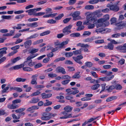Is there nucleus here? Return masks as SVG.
<instances>
[{
    "instance_id": "f257e3e1",
    "label": "nucleus",
    "mask_w": 126,
    "mask_h": 126,
    "mask_svg": "<svg viewBox=\"0 0 126 126\" xmlns=\"http://www.w3.org/2000/svg\"><path fill=\"white\" fill-rule=\"evenodd\" d=\"M52 116L53 117L54 116V114L52 115L50 113H44L41 118L43 120L47 121L51 118Z\"/></svg>"
},
{
    "instance_id": "f03ea898",
    "label": "nucleus",
    "mask_w": 126,
    "mask_h": 126,
    "mask_svg": "<svg viewBox=\"0 0 126 126\" xmlns=\"http://www.w3.org/2000/svg\"><path fill=\"white\" fill-rule=\"evenodd\" d=\"M117 26V28L118 29H122L126 27V22L122 21L119 20V21H117L116 24Z\"/></svg>"
},
{
    "instance_id": "7ed1b4c3",
    "label": "nucleus",
    "mask_w": 126,
    "mask_h": 126,
    "mask_svg": "<svg viewBox=\"0 0 126 126\" xmlns=\"http://www.w3.org/2000/svg\"><path fill=\"white\" fill-rule=\"evenodd\" d=\"M107 6L109 8L110 10L114 12H117L119 10V7L116 5L108 4L107 5Z\"/></svg>"
},
{
    "instance_id": "20e7f679",
    "label": "nucleus",
    "mask_w": 126,
    "mask_h": 126,
    "mask_svg": "<svg viewBox=\"0 0 126 126\" xmlns=\"http://www.w3.org/2000/svg\"><path fill=\"white\" fill-rule=\"evenodd\" d=\"M72 26L71 25H70L65 27L62 30V32L64 35H67L71 32V31L70 30Z\"/></svg>"
},
{
    "instance_id": "39448f33",
    "label": "nucleus",
    "mask_w": 126,
    "mask_h": 126,
    "mask_svg": "<svg viewBox=\"0 0 126 126\" xmlns=\"http://www.w3.org/2000/svg\"><path fill=\"white\" fill-rule=\"evenodd\" d=\"M85 16H86V19L89 20L91 21H95V18L94 17H93V15L92 12H87L84 14Z\"/></svg>"
},
{
    "instance_id": "423d86ee",
    "label": "nucleus",
    "mask_w": 126,
    "mask_h": 126,
    "mask_svg": "<svg viewBox=\"0 0 126 126\" xmlns=\"http://www.w3.org/2000/svg\"><path fill=\"white\" fill-rule=\"evenodd\" d=\"M80 12L79 11L75 12L72 15V16L73 18V20H77L81 18V17L79 16Z\"/></svg>"
},
{
    "instance_id": "0eeeda50",
    "label": "nucleus",
    "mask_w": 126,
    "mask_h": 126,
    "mask_svg": "<svg viewBox=\"0 0 126 126\" xmlns=\"http://www.w3.org/2000/svg\"><path fill=\"white\" fill-rule=\"evenodd\" d=\"M72 58L76 63L81 65H82V63L80 60L81 59H82L83 58V57L82 56H77L76 57H73Z\"/></svg>"
},
{
    "instance_id": "6e6552de",
    "label": "nucleus",
    "mask_w": 126,
    "mask_h": 126,
    "mask_svg": "<svg viewBox=\"0 0 126 126\" xmlns=\"http://www.w3.org/2000/svg\"><path fill=\"white\" fill-rule=\"evenodd\" d=\"M116 49L120 50L121 52L126 53V43L124 44L123 46H120L116 47Z\"/></svg>"
},
{
    "instance_id": "1a4fd4ad",
    "label": "nucleus",
    "mask_w": 126,
    "mask_h": 126,
    "mask_svg": "<svg viewBox=\"0 0 126 126\" xmlns=\"http://www.w3.org/2000/svg\"><path fill=\"white\" fill-rule=\"evenodd\" d=\"M97 22L98 23L97 24L96 26L97 28L99 27H104L108 25L110 23L109 22L107 21L105 22H98V19L97 20Z\"/></svg>"
},
{
    "instance_id": "9d476101",
    "label": "nucleus",
    "mask_w": 126,
    "mask_h": 126,
    "mask_svg": "<svg viewBox=\"0 0 126 126\" xmlns=\"http://www.w3.org/2000/svg\"><path fill=\"white\" fill-rule=\"evenodd\" d=\"M109 16L108 14H107L104 16L103 18L98 19V22H103L104 23L109 20Z\"/></svg>"
},
{
    "instance_id": "9b49d317",
    "label": "nucleus",
    "mask_w": 126,
    "mask_h": 126,
    "mask_svg": "<svg viewBox=\"0 0 126 126\" xmlns=\"http://www.w3.org/2000/svg\"><path fill=\"white\" fill-rule=\"evenodd\" d=\"M56 71L58 73H61L64 74L66 73L65 69L63 67L59 66L56 69Z\"/></svg>"
},
{
    "instance_id": "f8f14e48",
    "label": "nucleus",
    "mask_w": 126,
    "mask_h": 126,
    "mask_svg": "<svg viewBox=\"0 0 126 126\" xmlns=\"http://www.w3.org/2000/svg\"><path fill=\"white\" fill-rule=\"evenodd\" d=\"M23 64L24 65V66L28 65L30 67L33 66L34 65V63L32 62V60H27Z\"/></svg>"
},
{
    "instance_id": "ddd939ff",
    "label": "nucleus",
    "mask_w": 126,
    "mask_h": 126,
    "mask_svg": "<svg viewBox=\"0 0 126 126\" xmlns=\"http://www.w3.org/2000/svg\"><path fill=\"white\" fill-rule=\"evenodd\" d=\"M24 43L25 47L28 48L32 44V42L31 40H27Z\"/></svg>"
},
{
    "instance_id": "4468645a",
    "label": "nucleus",
    "mask_w": 126,
    "mask_h": 126,
    "mask_svg": "<svg viewBox=\"0 0 126 126\" xmlns=\"http://www.w3.org/2000/svg\"><path fill=\"white\" fill-rule=\"evenodd\" d=\"M104 48L105 49H109L110 50H113L114 45L111 43H109L107 45L104 46Z\"/></svg>"
},
{
    "instance_id": "2eb2a0df",
    "label": "nucleus",
    "mask_w": 126,
    "mask_h": 126,
    "mask_svg": "<svg viewBox=\"0 0 126 126\" xmlns=\"http://www.w3.org/2000/svg\"><path fill=\"white\" fill-rule=\"evenodd\" d=\"M39 108L37 106H34L28 108L27 110V111H29L31 113H33L34 112V110L35 109H37Z\"/></svg>"
},
{
    "instance_id": "dca6fc26",
    "label": "nucleus",
    "mask_w": 126,
    "mask_h": 126,
    "mask_svg": "<svg viewBox=\"0 0 126 126\" xmlns=\"http://www.w3.org/2000/svg\"><path fill=\"white\" fill-rule=\"evenodd\" d=\"M42 98L43 99H46L52 96V94L51 93L46 94L45 93H43L41 94Z\"/></svg>"
},
{
    "instance_id": "f3484780",
    "label": "nucleus",
    "mask_w": 126,
    "mask_h": 126,
    "mask_svg": "<svg viewBox=\"0 0 126 126\" xmlns=\"http://www.w3.org/2000/svg\"><path fill=\"white\" fill-rule=\"evenodd\" d=\"M35 10L34 9H31L28 10L26 11V12L28 13L29 15L30 16H31L33 15L34 16V14L35 13Z\"/></svg>"
},
{
    "instance_id": "a211bd4d",
    "label": "nucleus",
    "mask_w": 126,
    "mask_h": 126,
    "mask_svg": "<svg viewBox=\"0 0 126 126\" xmlns=\"http://www.w3.org/2000/svg\"><path fill=\"white\" fill-rule=\"evenodd\" d=\"M19 107V106L16 104L13 103L12 104H9L7 105V107L10 109H16Z\"/></svg>"
},
{
    "instance_id": "6ab92c4d",
    "label": "nucleus",
    "mask_w": 126,
    "mask_h": 126,
    "mask_svg": "<svg viewBox=\"0 0 126 126\" xmlns=\"http://www.w3.org/2000/svg\"><path fill=\"white\" fill-rule=\"evenodd\" d=\"M7 50L6 47H4L1 48H0V55L3 56V55L6 53V50Z\"/></svg>"
},
{
    "instance_id": "aec40b11",
    "label": "nucleus",
    "mask_w": 126,
    "mask_h": 126,
    "mask_svg": "<svg viewBox=\"0 0 126 126\" xmlns=\"http://www.w3.org/2000/svg\"><path fill=\"white\" fill-rule=\"evenodd\" d=\"M26 25L31 28H34L37 27L38 26V25L37 22H34L32 23L28 24H27Z\"/></svg>"
},
{
    "instance_id": "412c9836",
    "label": "nucleus",
    "mask_w": 126,
    "mask_h": 126,
    "mask_svg": "<svg viewBox=\"0 0 126 126\" xmlns=\"http://www.w3.org/2000/svg\"><path fill=\"white\" fill-rule=\"evenodd\" d=\"M73 108L70 106H67L64 108V110L67 112H70L72 111Z\"/></svg>"
},
{
    "instance_id": "4be33fe9",
    "label": "nucleus",
    "mask_w": 126,
    "mask_h": 126,
    "mask_svg": "<svg viewBox=\"0 0 126 126\" xmlns=\"http://www.w3.org/2000/svg\"><path fill=\"white\" fill-rule=\"evenodd\" d=\"M101 12V11L100 10H98L94 12L93 13V15H94L97 16L98 17H99L101 16V15L100 14Z\"/></svg>"
},
{
    "instance_id": "5701e85b",
    "label": "nucleus",
    "mask_w": 126,
    "mask_h": 126,
    "mask_svg": "<svg viewBox=\"0 0 126 126\" xmlns=\"http://www.w3.org/2000/svg\"><path fill=\"white\" fill-rule=\"evenodd\" d=\"M100 86V84H96L94 85L91 87V89L94 90L97 89Z\"/></svg>"
},
{
    "instance_id": "b1692460",
    "label": "nucleus",
    "mask_w": 126,
    "mask_h": 126,
    "mask_svg": "<svg viewBox=\"0 0 126 126\" xmlns=\"http://www.w3.org/2000/svg\"><path fill=\"white\" fill-rule=\"evenodd\" d=\"M57 14V13L49 14L43 16V17L44 18L53 17L56 16Z\"/></svg>"
},
{
    "instance_id": "393cba45",
    "label": "nucleus",
    "mask_w": 126,
    "mask_h": 126,
    "mask_svg": "<svg viewBox=\"0 0 126 126\" xmlns=\"http://www.w3.org/2000/svg\"><path fill=\"white\" fill-rule=\"evenodd\" d=\"M94 6L92 5H86L84 9L87 10H92L94 9Z\"/></svg>"
},
{
    "instance_id": "a878e982",
    "label": "nucleus",
    "mask_w": 126,
    "mask_h": 126,
    "mask_svg": "<svg viewBox=\"0 0 126 126\" xmlns=\"http://www.w3.org/2000/svg\"><path fill=\"white\" fill-rule=\"evenodd\" d=\"M38 35L39 34H38L37 33H35L27 38L26 39L29 40L32 39L34 38L37 37L38 36Z\"/></svg>"
},
{
    "instance_id": "bb28decb",
    "label": "nucleus",
    "mask_w": 126,
    "mask_h": 126,
    "mask_svg": "<svg viewBox=\"0 0 126 126\" xmlns=\"http://www.w3.org/2000/svg\"><path fill=\"white\" fill-rule=\"evenodd\" d=\"M38 55V54L37 53L32 54L28 57L27 58V60H32L31 59L34 58Z\"/></svg>"
},
{
    "instance_id": "cd10ccee",
    "label": "nucleus",
    "mask_w": 126,
    "mask_h": 126,
    "mask_svg": "<svg viewBox=\"0 0 126 126\" xmlns=\"http://www.w3.org/2000/svg\"><path fill=\"white\" fill-rule=\"evenodd\" d=\"M71 89L74 90V91L71 90V91L72 92V94L75 95L79 92V91L77 90L78 89L76 88H72Z\"/></svg>"
},
{
    "instance_id": "c85d7f7f",
    "label": "nucleus",
    "mask_w": 126,
    "mask_h": 126,
    "mask_svg": "<svg viewBox=\"0 0 126 126\" xmlns=\"http://www.w3.org/2000/svg\"><path fill=\"white\" fill-rule=\"evenodd\" d=\"M24 66V65L23 64L18 65H16L13 66V68L14 70H17L20 68Z\"/></svg>"
},
{
    "instance_id": "c756f323",
    "label": "nucleus",
    "mask_w": 126,
    "mask_h": 126,
    "mask_svg": "<svg viewBox=\"0 0 126 126\" xmlns=\"http://www.w3.org/2000/svg\"><path fill=\"white\" fill-rule=\"evenodd\" d=\"M117 98V97L116 96H112L108 98L106 101L107 102L110 101L114 99H116Z\"/></svg>"
},
{
    "instance_id": "7c9ffc66",
    "label": "nucleus",
    "mask_w": 126,
    "mask_h": 126,
    "mask_svg": "<svg viewBox=\"0 0 126 126\" xmlns=\"http://www.w3.org/2000/svg\"><path fill=\"white\" fill-rule=\"evenodd\" d=\"M95 39L94 37H92L90 38H87L83 40L84 42H91L94 39Z\"/></svg>"
},
{
    "instance_id": "2f4dec72",
    "label": "nucleus",
    "mask_w": 126,
    "mask_h": 126,
    "mask_svg": "<svg viewBox=\"0 0 126 126\" xmlns=\"http://www.w3.org/2000/svg\"><path fill=\"white\" fill-rule=\"evenodd\" d=\"M39 100L40 99L38 98H33L30 101V103H36L38 102Z\"/></svg>"
},
{
    "instance_id": "473e14b6",
    "label": "nucleus",
    "mask_w": 126,
    "mask_h": 126,
    "mask_svg": "<svg viewBox=\"0 0 126 126\" xmlns=\"http://www.w3.org/2000/svg\"><path fill=\"white\" fill-rule=\"evenodd\" d=\"M115 87L116 90H120L122 89L123 87L119 84H117L115 86Z\"/></svg>"
},
{
    "instance_id": "72a5a7b5",
    "label": "nucleus",
    "mask_w": 126,
    "mask_h": 126,
    "mask_svg": "<svg viewBox=\"0 0 126 126\" xmlns=\"http://www.w3.org/2000/svg\"><path fill=\"white\" fill-rule=\"evenodd\" d=\"M50 32V31L49 30L47 31L44 32L40 34V36H43L49 34Z\"/></svg>"
},
{
    "instance_id": "f704fd0d",
    "label": "nucleus",
    "mask_w": 126,
    "mask_h": 126,
    "mask_svg": "<svg viewBox=\"0 0 126 126\" xmlns=\"http://www.w3.org/2000/svg\"><path fill=\"white\" fill-rule=\"evenodd\" d=\"M43 39H41L36 41L33 43V45H35L40 44L43 42Z\"/></svg>"
},
{
    "instance_id": "c9c22d12",
    "label": "nucleus",
    "mask_w": 126,
    "mask_h": 126,
    "mask_svg": "<svg viewBox=\"0 0 126 126\" xmlns=\"http://www.w3.org/2000/svg\"><path fill=\"white\" fill-rule=\"evenodd\" d=\"M40 90H37L36 92L32 93L31 95V96H36L40 94H41V92H40Z\"/></svg>"
},
{
    "instance_id": "e433bc0d",
    "label": "nucleus",
    "mask_w": 126,
    "mask_h": 126,
    "mask_svg": "<svg viewBox=\"0 0 126 126\" xmlns=\"http://www.w3.org/2000/svg\"><path fill=\"white\" fill-rule=\"evenodd\" d=\"M11 16H5L2 15L1 16V17L3 19L10 20L11 19Z\"/></svg>"
},
{
    "instance_id": "4c0bfd02",
    "label": "nucleus",
    "mask_w": 126,
    "mask_h": 126,
    "mask_svg": "<svg viewBox=\"0 0 126 126\" xmlns=\"http://www.w3.org/2000/svg\"><path fill=\"white\" fill-rule=\"evenodd\" d=\"M70 35V36L71 37H79L80 36V34L79 33H74L71 34Z\"/></svg>"
},
{
    "instance_id": "58836bf2",
    "label": "nucleus",
    "mask_w": 126,
    "mask_h": 126,
    "mask_svg": "<svg viewBox=\"0 0 126 126\" xmlns=\"http://www.w3.org/2000/svg\"><path fill=\"white\" fill-rule=\"evenodd\" d=\"M85 64L88 67H91L93 65V63L91 62H86L85 63Z\"/></svg>"
},
{
    "instance_id": "ea45409f",
    "label": "nucleus",
    "mask_w": 126,
    "mask_h": 126,
    "mask_svg": "<svg viewBox=\"0 0 126 126\" xmlns=\"http://www.w3.org/2000/svg\"><path fill=\"white\" fill-rule=\"evenodd\" d=\"M23 69L24 71L30 72L32 71V69L30 67H23Z\"/></svg>"
},
{
    "instance_id": "a19ab883",
    "label": "nucleus",
    "mask_w": 126,
    "mask_h": 126,
    "mask_svg": "<svg viewBox=\"0 0 126 126\" xmlns=\"http://www.w3.org/2000/svg\"><path fill=\"white\" fill-rule=\"evenodd\" d=\"M88 3L90 4H94L98 2V0H90L88 2Z\"/></svg>"
},
{
    "instance_id": "79ce46f5",
    "label": "nucleus",
    "mask_w": 126,
    "mask_h": 126,
    "mask_svg": "<svg viewBox=\"0 0 126 126\" xmlns=\"http://www.w3.org/2000/svg\"><path fill=\"white\" fill-rule=\"evenodd\" d=\"M72 114H68L67 116H64L60 117V118L61 119H66L70 118L72 117Z\"/></svg>"
},
{
    "instance_id": "37998d69",
    "label": "nucleus",
    "mask_w": 126,
    "mask_h": 126,
    "mask_svg": "<svg viewBox=\"0 0 126 126\" xmlns=\"http://www.w3.org/2000/svg\"><path fill=\"white\" fill-rule=\"evenodd\" d=\"M20 59L21 58L20 57H17L11 60V61L13 63H14L19 60H20Z\"/></svg>"
},
{
    "instance_id": "c03bdc74",
    "label": "nucleus",
    "mask_w": 126,
    "mask_h": 126,
    "mask_svg": "<svg viewBox=\"0 0 126 126\" xmlns=\"http://www.w3.org/2000/svg\"><path fill=\"white\" fill-rule=\"evenodd\" d=\"M25 110V108H19L15 110V112L16 113H20L22 112Z\"/></svg>"
},
{
    "instance_id": "a18cd8bd",
    "label": "nucleus",
    "mask_w": 126,
    "mask_h": 126,
    "mask_svg": "<svg viewBox=\"0 0 126 126\" xmlns=\"http://www.w3.org/2000/svg\"><path fill=\"white\" fill-rule=\"evenodd\" d=\"M120 36V33H116L112 35L111 37L113 38H117L119 37Z\"/></svg>"
},
{
    "instance_id": "49530a36",
    "label": "nucleus",
    "mask_w": 126,
    "mask_h": 126,
    "mask_svg": "<svg viewBox=\"0 0 126 126\" xmlns=\"http://www.w3.org/2000/svg\"><path fill=\"white\" fill-rule=\"evenodd\" d=\"M81 49L79 50H76L73 51V53H74L75 55H77L81 53Z\"/></svg>"
},
{
    "instance_id": "de8ad7c7",
    "label": "nucleus",
    "mask_w": 126,
    "mask_h": 126,
    "mask_svg": "<svg viewBox=\"0 0 126 126\" xmlns=\"http://www.w3.org/2000/svg\"><path fill=\"white\" fill-rule=\"evenodd\" d=\"M64 14H59L58 16L55 18V20H58L60 19L63 17L64 16Z\"/></svg>"
},
{
    "instance_id": "09e8293b",
    "label": "nucleus",
    "mask_w": 126,
    "mask_h": 126,
    "mask_svg": "<svg viewBox=\"0 0 126 126\" xmlns=\"http://www.w3.org/2000/svg\"><path fill=\"white\" fill-rule=\"evenodd\" d=\"M47 22L48 23L53 24L56 23V21L55 20L51 19L48 20L47 21Z\"/></svg>"
},
{
    "instance_id": "8fccbe9b",
    "label": "nucleus",
    "mask_w": 126,
    "mask_h": 126,
    "mask_svg": "<svg viewBox=\"0 0 126 126\" xmlns=\"http://www.w3.org/2000/svg\"><path fill=\"white\" fill-rule=\"evenodd\" d=\"M39 50V49L38 48L35 49L33 48L30 51L29 53L31 54H33L37 52Z\"/></svg>"
},
{
    "instance_id": "3c124183",
    "label": "nucleus",
    "mask_w": 126,
    "mask_h": 126,
    "mask_svg": "<svg viewBox=\"0 0 126 126\" xmlns=\"http://www.w3.org/2000/svg\"><path fill=\"white\" fill-rule=\"evenodd\" d=\"M91 34V32L89 31H84L83 34V36H89Z\"/></svg>"
},
{
    "instance_id": "603ef678",
    "label": "nucleus",
    "mask_w": 126,
    "mask_h": 126,
    "mask_svg": "<svg viewBox=\"0 0 126 126\" xmlns=\"http://www.w3.org/2000/svg\"><path fill=\"white\" fill-rule=\"evenodd\" d=\"M77 46H80L81 47H88V44H81V43H79L77 44Z\"/></svg>"
},
{
    "instance_id": "864d4df0",
    "label": "nucleus",
    "mask_w": 126,
    "mask_h": 126,
    "mask_svg": "<svg viewBox=\"0 0 126 126\" xmlns=\"http://www.w3.org/2000/svg\"><path fill=\"white\" fill-rule=\"evenodd\" d=\"M79 74V73H76L72 77V78L73 79H79L80 77Z\"/></svg>"
},
{
    "instance_id": "5fc2aeb1",
    "label": "nucleus",
    "mask_w": 126,
    "mask_h": 126,
    "mask_svg": "<svg viewBox=\"0 0 126 126\" xmlns=\"http://www.w3.org/2000/svg\"><path fill=\"white\" fill-rule=\"evenodd\" d=\"M52 89L53 90L58 91V90H62L64 89V88L63 87H52Z\"/></svg>"
},
{
    "instance_id": "6e6d98bb",
    "label": "nucleus",
    "mask_w": 126,
    "mask_h": 126,
    "mask_svg": "<svg viewBox=\"0 0 126 126\" xmlns=\"http://www.w3.org/2000/svg\"><path fill=\"white\" fill-rule=\"evenodd\" d=\"M71 77L68 75H65L63 76L62 78V79H67V80L70 79Z\"/></svg>"
},
{
    "instance_id": "4d7b16f0",
    "label": "nucleus",
    "mask_w": 126,
    "mask_h": 126,
    "mask_svg": "<svg viewBox=\"0 0 126 126\" xmlns=\"http://www.w3.org/2000/svg\"><path fill=\"white\" fill-rule=\"evenodd\" d=\"M47 102L46 103H45L44 104V105L45 106H48L51 105L52 103L51 102L49 101L48 100H46Z\"/></svg>"
},
{
    "instance_id": "13d9d810",
    "label": "nucleus",
    "mask_w": 126,
    "mask_h": 126,
    "mask_svg": "<svg viewBox=\"0 0 126 126\" xmlns=\"http://www.w3.org/2000/svg\"><path fill=\"white\" fill-rule=\"evenodd\" d=\"M73 52H66L65 54V55L66 57H69L72 56L73 55Z\"/></svg>"
},
{
    "instance_id": "bf43d9fd",
    "label": "nucleus",
    "mask_w": 126,
    "mask_h": 126,
    "mask_svg": "<svg viewBox=\"0 0 126 126\" xmlns=\"http://www.w3.org/2000/svg\"><path fill=\"white\" fill-rule=\"evenodd\" d=\"M45 14V12H40L36 13L34 14V16H40L44 15Z\"/></svg>"
},
{
    "instance_id": "052dcab7",
    "label": "nucleus",
    "mask_w": 126,
    "mask_h": 126,
    "mask_svg": "<svg viewBox=\"0 0 126 126\" xmlns=\"http://www.w3.org/2000/svg\"><path fill=\"white\" fill-rule=\"evenodd\" d=\"M70 80V79L64 80L61 82V83L63 85H66L69 83Z\"/></svg>"
},
{
    "instance_id": "680f3d73",
    "label": "nucleus",
    "mask_w": 126,
    "mask_h": 126,
    "mask_svg": "<svg viewBox=\"0 0 126 126\" xmlns=\"http://www.w3.org/2000/svg\"><path fill=\"white\" fill-rule=\"evenodd\" d=\"M114 77V75H112L110 77H105V81H108L113 79Z\"/></svg>"
},
{
    "instance_id": "e2e57ef3",
    "label": "nucleus",
    "mask_w": 126,
    "mask_h": 126,
    "mask_svg": "<svg viewBox=\"0 0 126 126\" xmlns=\"http://www.w3.org/2000/svg\"><path fill=\"white\" fill-rule=\"evenodd\" d=\"M25 15L23 14H21L15 17V18L16 19H21Z\"/></svg>"
},
{
    "instance_id": "0e129e2a",
    "label": "nucleus",
    "mask_w": 126,
    "mask_h": 126,
    "mask_svg": "<svg viewBox=\"0 0 126 126\" xmlns=\"http://www.w3.org/2000/svg\"><path fill=\"white\" fill-rule=\"evenodd\" d=\"M4 115H7V113L5 112V110H0V116Z\"/></svg>"
},
{
    "instance_id": "69168bd1",
    "label": "nucleus",
    "mask_w": 126,
    "mask_h": 126,
    "mask_svg": "<svg viewBox=\"0 0 126 126\" xmlns=\"http://www.w3.org/2000/svg\"><path fill=\"white\" fill-rule=\"evenodd\" d=\"M91 100L90 97H85L81 99V100L83 101H88Z\"/></svg>"
},
{
    "instance_id": "338daca9",
    "label": "nucleus",
    "mask_w": 126,
    "mask_h": 126,
    "mask_svg": "<svg viewBox=\"0 0 126 126\" xmlns=\"http://www.w3.org/2000/svg\"><path fill=\"white\" fill-rule=\"evenodd\" d=\"M125 62V59H121L119 61L118 63L119 64L122 65Z\"/></svg>"
},
{
    "instance_id": "774afa93",
    "label": "nucleus",
    "mask_w": 126,
    "mask_h": 126,
    "mask_svg": "<svg viewBox=\"0 0 126 126\" xmlns=\"http://www.w3.org/2000/svg\"><path fill=\"white\" fill-rule=\"evenodd\" d=\"M117 20L116 18L115 17H113L110 19V24H113L115 23L116 21Z\"/></svg>"
}]
</instances>
